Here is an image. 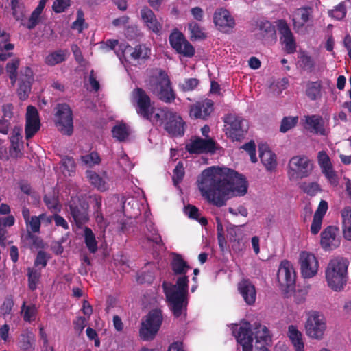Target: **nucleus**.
<instances>
[{
	"label": "nucleus",
	"mask_w": 351,
	"mask_h": 351,
	"mask_svg": "<svg viewBox=\"0 0 351 351\" xmlns=\"http://www.w3.org/2000/svg\"><path fill=\"white\" fill-rule=\"evenodd\" d=\"M32 84L29 83H21L19 82V88L17 90V93L20 99L25 100L28 96L29 93L31 92Z\"/></svg>",
	"instance_id": "bf43d9fd"
},
{
	"label": "nucleus",
	"mask_w": 351,
	"mask_h": 351,
	"mask_svg": "<svg viewBox=\"0 0 351 351\" xmlns=\"http://www.w3.org/2000/svg\"><path fill=\"white\" fill-rule=\"evenodd\" d=\"M328 14L337 20L343 19L346 14V9L343 3H339L335 9L329 10Z\"/></svg>",
	"instance_id": "6e6d98bb"
},
{
	"label": "nucleus",
	"mask_w": 351,
	"mask_h": 351,
	"mask_svg": "<svg viewBox=\"0 0 351 351\" xmlns=\"http://www.w3.org/2000/svg\"><path fill=\"white\" fill-rule=\"evenodd\" d=\"M226 135L233 141H241L247 134L249 125L246 119L236 114H228L223 118Z\"/></svg>",
	"instance_id": "423d86ee"
},
{
	"label": "nucleus",
	"mask_w": 351,
	"mask_h": 351,
	"mask_svg": "<svg viewBox=\"0 0 351 351\" xmlns=\"http://www.w3.org/2000/svg\"><path fill=\"white\" fill-rule=\"evenodd\" d=\"M326 328V320L324 316L317 312L309 314L305 324L306 335L313 339H322Z\"/></svg>",
	"instance_id": "1a4fd4ad"
},
{
	"label": "nucleus",
	"mask_w": 351,
	"mask_h": 351,
	"mask_svg": "<svg viewBox=\"0 0 351 351\" xmlns=\"http://www.w3.org/2000/svg\"><path fill=\"white\" fill-rule=\"evenodd\" d=\"M301 275L304 278H311L316 276L319 269L317 257L311 252L302 251L300 253L299 261Z\"/></svg>",
	"instance_id": "f8f14e48"
},
{
	"label": "nucleus",
	"mask_w": 351,
	"mask_h": 351,
	"mask_svg": "<svg viewBox=\"0 0 351 351\" xmlns=\"http://www.w3.org/2000/svg\"><path fill=\"white\" fill-rule=\"evenodd\" d=\"M320 244L325 251L336 249L340 245V239L338 237V229L335 226H328L321 233Z\"/></svg>",
	"instance_id": "dca6fc26"
},
{
	"label": "nucleus",
	"mask_w": 351,
	"mask_h": 351,
	"mask_svg": "<svg viewBox=\"0 0 351 351\" xmlns=\"http://www.w3.org/2000/svg\"><path fill=\"white\" fill-rule=\"evenodd\" d=\"M184 211L186 215H188L189 217L196 220L198 219L199 210L195 206L188 205L187 206L185 207Z\"/></svg>",
	"instance_id": "338daca9"
},
{
	"label": "nucleus",
	"mask_w": 351,
	"mask_h": 351,
	"mask_svg": "<svg viewBox=\"0 0 351 351\" xmlns=\"http://www.w3.org/2000/svg\"><path fill=\"white\" fill-rule=\"evenodd\" d=\"M56 125L58 129L63 134L71 135L73 132V125L72 111L69 106L66 104H59L56 106Z\"/></svg>",
	"instance_id": "ddd939ff"
},
{
	"label": "nucleus",
	"mask_w": 351,
	"mask_h": 351,
	"mask_svg": "<svg viewBox=\"0 0 351 351\" xmlns=\"http://www.w3.org/2000/svg\"><path fill=\"white\" fill-rule=\"evenodd\" d=\"M252 335L250 323L245 322L240 326L236 335V338L237 341L242 346L243 351H252Z\"/></svg>",
	"instance_id": "4be33fe9"
},
{
	"label": "nucleus",
	"mask_w": 351,
	"mask_h": 351,
	"mask_svg": "<svg viewBox=\"0 0 351 351\" xmlns=\"http://www.w3.org/2000/svg\"><path fill=\"white\" fill-rule=\"evenodd\" d=\"M86 178L92 185L97 188L99 191H106L107 189V185L106 181L102 177L98 175L93 171H86Z\"/></svg>",
	"instance_id": "c9c22d12"
},
{
	"label": "nucleus",
	"mask_w": 351,
	"mask_h": 351,
	"mask_svg": "<svg viewBox=\"0 0 351 351\" xmlns=\"http://www.w3.org/2000/svg\"><path fill=\"white\" fill-rule=\"evenodd\" d=\"M259 157L261 162L268 171H273L277 167V158L267 144H261L258 147Z\"/></svg>",
	"instance_id": "5701e85b"
},
{
	"label": "nucleus",
	"mask_w": 351,
	"mask_h": 351,
	"mask_svg": "<svg viewBox=\"0 0 351 351\" xmlns=\"http://www.w3.org/2000/svg\"><path fill=\"white\" fill-rule=\"evenodd\" d=\"M213 20L217 29L224 33L232 32L236 25L235 20L230 12L223 8L215 12Z\"/></svg>",
	"instance_id": "4468645a"
},
{
	"label": "nucleus",
	"mask_w": 351,
	"mask_h": 351,
	"mask_svg": "<svg viewBox=\"0 0 351 351\" xmlns=\"http://www.w3.org/2000/svg\"><path fill=\"white\" fill-rule=\"evenodd\" d=\"M342 217V229L344 238L351 241V208L346 207L341 212Z\"/></svg>",
	"instance_id": "7c9ffc66"
},
{
	"label": "nucleus",
	"mask_w": 351,
	"mask_h": 351,
	"mask_svg": "<svg viewBox=\"0 0 351 351\" xmlns=\"http://www.w3.org/2000/svg\"><path fill=\"white\" fill-rule=\"evenodd\" d=\"M199 84V80L196 78L186 79L182 84H180V87L183 91H191L194 90Z\"/></svg>",
	"instance_id": "052dcab7"
},
{
	"label": "nucleus",
	"mask_w": 351,
	"mask_h": 351,
	"mask_svg": "<svg viewBox=\"0 0 351 351\" xmlns=\"http://www.w3.org/2000/svg\"><path fill=\"white\" fill-rule=\"evenodd\" d=\"M50 256L47 253L43 251H39L37 254L36 259L34 261V267L37 268L41 266V268H45L47 264L48 260H49Z\"/></svg>",
	"instance_id": "13d9d810"
},
{
	"label": "nucleus",
	"mask_w": 351,
	"mask_h": 351,
	"mask_svg": "<svg viewBox=\"0 0 351 351\" xmlns=\"http://www.w3.org/2000/svg\"><path fill=\"white\" fill-rule=\"evenodd\" d=\"M169 43L171 47L184 57L191 58L195 54V49L186 40L184 34L177 29L173 30L169 35Z\"/></svg>",
	"instance_id": "9b49d317"
},
{
	"label": "nucleus",
	"mask_w": 351,
	"mask_h": 351,
	"mask_svg": "<svg viewBox=\"0 0 351 351\" xmlns=\"http://www.w3.org/2000/svg\"><path fill=\"white\" fill-rule=\"evenodd\" d=\"M21 128L20 127H14L12 130L10 136V143L12 145L20 144L21 140Z\"/></svg>",
	"instance_id": "69168bd1"
},
{
	"label": "nucleus",
	"mask_w": 351,
	"mask_h": 351,
	"mask_svg": "<svg viewBox=\"0 0 351 351\" xmlns=\"http://www.w3.org/2000/svg\"><path fill=\"white\" fill-rule=\"evenodd\" d=\"M125 57L132 60L138 61L144 60L149 58L150 55V49L145 45H138L134 47L126 46L123 51Z\"/></svg>",
	"instance_id": "393cba45"
},
{
	"label": "nucleus",
	"mask_w": 351,
	"mask_h": 351,
	"mask_svg": "<svg viewBox=\"0 0 351 351\" xmlns=\"http://www.w3.org/2000/svg\"><path fill=\"white\" fill-rule=\"evenodd\" d=\"M188 26L191 40H203L206 38V34L197 23L191 22Z\"/></svg>",
	"instance_id": "37998d69"
},
{
	"label": "nucleus",
	"mask_w": 351,
	"mask_h": 351,
	"mask_svg": "<svg viewBox=\"0 0 351 351\" xmlns=\"http://www.w3.org/2000/svg\"><path fill=\"white\" fill-rule=\"evenodd\" d=\"M184 176V166H183L182 162H179L176 165V166L173 170L172 180L174 183V185L177 186L178 184H179L183 180Z\"/></svg>",
	"instance_id": "864d4df0"
},
{
	"label": "nucleus",
	"mask_w": 351,
	"mask_h": 351,
	"mask_svg": "<svg viewBox=\"0 0 351 351\" xmlns=\"http://www.w3.org/2000/svg\"><path fill=\"white\" fill-rule=\"evenodd\" d=\"M259 30L263 33L273 35L275 32L274 27L269 21L261 22L259 25Z\"/></svg>",
	"instance_id": "774afa93"
},
{
	"label": "nucleus",
	"mask_w": 351,
	"mask_h": 351,
	"mask_svg": "<svg viewBox=\"0 0 351 351\" xmlns=\"http://www.w3.org/2000/svg\"><path fill=\"white\" fill-rule=\"evenodd\" d=\"M84 232L85 243L88 250L92 253H95L97 250V242L94 233L88 227H85Z\"/></svg>",
	"instance_id": "a19ab883"
},
{
	"label": "nucleus",
	"mask_w": 351,
	"mask_h": 351,
	"mask_svg": "<svg viewBox=\"0 0 351 351\" xmlns=\"http://www.w3.org/2000/svg\"><path fill=\"white\" fill-rule=\"evenodd\" d=\"M349 261L342 256L332 258L325 269V279L327 285L334 291H341L348 281Z\"/></svg>",
	"instance_id": "20e7f679"
},
{
	"label": "nucleus",
	"mask_w": 351,
	"mask_h": 351,
	"mask_svg": "<svg viewBox=\"0 0 351 351\" xmlns=\"http://www.w3.org/2000/svg\"><path fill=\"white\" fill-rule=\"evenodd\" d=\"M288 337L291 341L295 351H304V343L302 339V334L296 326L293 325L289 326Z\"/></svg>",
	"instance_id": "473e14b6"
},
{
	"label": "nucleus",
	"mask_w": 351,
	"mask_h": 351,
	"mask_svg": "<svg viewBox=\"0 0 351 351\" xmlns=\"http://www.w3.org/2000/svg\"><path fill=\"white\" fill-rule=\"evenodd\" d=\"M312 14V9L309 7L300 8L295 10L293 23L294 29L297 31L302 29L309 21Z\"/></svg>",
	"instance_id": "cd10ccee"
},
{
	"label": "nucleus",
	"mask_w": 351,
	"mask_h": 351,
	"mask_svg": "<svg viewBox=\"0 0 351 351\" xmlns=\"http://www.w3.org/2000/svg\"><path fill=\"white\" fill-rule=\"evenodd\" d=\"M112 133L113 137L117 141H124L130 135V130L126 124L119 123L112 128Z\"/></svg>",
	"instance_id": "4c0bfd02"
},
{
	"label": "nucleus",
	"mask_w": 351,
	"mask_h": 351,
	"mask_svg": "<svg viewBox=\"0 0 351 351\" xmlns=\"http://www.w3.org/2000/svg\"><path fill=\"white\" fill-rule=\"evenodd\" d=\"M321 169L323 174L331 184L333 186H337L338 184V177L335 171L333 170L332 165L326 167H323Z\"/></svg>",
	"instance_id": "09e8293b"
},
{
	"label": "nucleus",
	"mask_w": 351,
	"mask_h": 351,
	"mask_svg": "<svg viewBox=\"0 0 351 351\" xmlns=\"http://www.w3.org/2000/svg\"><path fill=\"white\" fill-rule=\"evenodd\" d=\"M69 6L70 0H56L53 2L52 8L55 12L61 13Z\"/></svg>",
	"instance_id": "680f3d73"
},
{
	"label": "nucleus",
	"mask_w": 351,
	"mask_h": 351,
	"mask_svg": "<svg viewBox=\"0 0 351 351\" xmlns=\"http://www.w3.org/2000/svg\"><path fill=\"white\" fill-rule=\"evenodd\" d=\"M322 88V82L319 81L308 82L306 84V95L311 101H315L321 97Z\"/></svg>",
	"instance_id": "72a5a7b5"
},
{
	"label": "nucleus",
	"mask_w": 351,
	"mask_h": 351,
	"mask_svg": "<svg viewBox=\"0 0 351 351\" xmlns=\"http://www.w3.org/2000/svg\"><path fill=\"white\" fill-rule=\"evenodd\" d=\"M277 280L282 291L289 292L294 287L295 272L292 264L288 261L281 262L278 274Z\"/></svg>",
	"instance_id": "9d476101"
},
{
	"label": "nucleus",
	"mask_w": 351,
	"mask_h": 351,
	"mask_svg": "<svg viewBox=\"0 0 351 351\" xmlns=\"http://www.w3.org/2000/svg\"><path fill=\"white\" fill-rule=\"evenodd\" d=\"M317 160L321 169L332 165L329 156L324 151H320L318 152Z\"/></svg>",
	"instance_id": "e2e57ef3"
},
{
	"label": "nucleus",
	"mask_w": 351,
	"mask_h": 351,
	"mask_svg": "<svg viewBox=\"0 0 351 351\" xmlns=\"http://www.w3.org/2000/svg\"><path fill=\"white\" fill-rule=\"evenodd\" d=\"M131 99L137 114L156 125H163L172 112L167 108H154L150 97L141 88H136L132 90Z\"/></svg>",
	"instance_id": "f03ea898"
},
{
	"label": "nucleus",
	"mask_w": 351,
	"mask_h": 351,
	"mask_svg": "<svg viewBox=\"0 0 351 351\" xmlns=\"http://www.w3.org/2000/svg\"><path fill=\"white\" fill-rule=\"evenodd\" d=\"M33 81L34 77L32 69L28 66L22 68L20 71L19 82L23 84L29 83L32 84Z\"/></svg>",
	"instance_id": "603ef678"
},
{
	"label": "nucleus",
	"mask_w": 351,
	"mask_h": 351,
	"mask_svg": "<svg viewBox=\"0 0 351 351\" xmlns=\"http://www.w3.org/2000/svg\"><path fill=\"white\" fill-rule=\"evenodd\" d=\"M40 120L37 109L29 106L27 108L25 136L27 139L31 138L40 129Z\"/></svg>",
	"instance_id": "6ab92c4d"
},
{
	"label": "nucleus",
	"mask_w": 351,
	"mask_h": 351,
	"mask_svg": "<svg viewBox=\"0 0 351 351\" xmlns=\"http://www.w3.org/2000/svg\"><path fill=\"white\" fill-rule=\"evenodd\" d=\"M61 169L65 176H71L75 172V164L74 160L70 157H64L61 160Z\"/></svg>",
	"instance_id": "a18cd8bd"
},
{
	"label": "nucleus",
	"mask_w": 351,
	"mask_h": 351,
	"mask_svg": "<svg viewBox=\"0 0 351 351\" xmlns=\"http://www.w3.org/2000/svg\"><path fill=\"white\" fill-rule=\"evenodd\" d=\"M141 19L144 26L150 32L160 34L162 29V21L158 19L154 12L147 6L143 7L140 10Z\"/></svg>",
	"instance_id": "2eb2a0df"
},
{
	"label": "nucleus",
	"mask_w": 351,
	"mask_h": 351,
	"mask_svg": "<svg viewBox=\"0 0 351 351\" xmlns=\"http://www.w3.org/2000/svg\"><path fill=\"white\" fill-rule=\"evenodd\" d=\"M188 282V277L184 274L178 278L176 285L164 282L162 285L169 306L177 318L185 317L186 315Z\"/></svg>",
	"instance_id": "7ed1b4c3"
},
{
	"label": "nucleus",
	"mask_w": 351,
	"mask_h": 351,
	"mask_svg": "<svg viewBox=\"0 0 351 351\" xmlns=\"http://www.w3.org/2000/svg\"><path fill=\"white\" fill-rule=\"evenodd\" d=\"M186 149L191 154H200L203 152H213L215 143L211 139L205 140L197 138L186 145Z\"/></svg>",
	"instance_id": "b1692460"
},
{
	"label": "nucleus",
	"mask_w": 351,
	"mask_h": 351,
	"mask_svg": "<svg viewBox=\"0 0 351 351\" xmlns=\"http://www.w3.org/2000/svg\"><path fill=\"white\" fill-rule=\"evenodd\" d=\"M298 119V117H285L281 122L280 132L285 133L293 128L297 124Z\"/></svg>",
	"instance_id": "5fc2aeb1"
},
{
	"label": "nucleus",
	"mask_w": 351,
	"mask_h": 351,
	"mask_svg": "<svg viewBox=\"0 0 351 351\" xmlns=\"http://www.w3.org/2000/svg\"><path fill=\"white\" fill-rule=\"evenodd\" d=\"M67 50H57L50 53L45 58V63L49 66H54L64 62L67 56Z\"/></svg>",
	"instance_id": "f704fd0d"
},
{
	"label": "nucleus",
	"mask_w": 351,
	"mask_h": 351,
	"mask_svg": "<svg viewBox=\"0 0 351 351\" xmlns=\"http://www.w3.org/2000/svg\"><path fill=\"white\" fill-rule=\"evenodd\" d=\"M213 111V102L206 99L191 106L189 115L191 118L206 119Z\"/></svg>",
	"instance_id": "a211bd4d"
},
{
	"label": "nucleus",
	"mask_w": 351,
	"mask_h": 351,
	"mask_svg": "<svg viewBox=\"0 0 351 351\" xmlns=\"http://www.w3.org/2000/svg\"><path fill=\"white\" fill-rule=\"evenodd\" d=\"M81 160L85 165L92 167L100 162V157L97 152H93L89 154L81 156Z\"/></svg>",
	"instance_id": "3c124183"
},
{
	"label": "nucleus",
	"mask_w": 351,
	"mask_h": 351,
	"mask_svg": "<svg viewBox=\"0 0 351 351\" xmlns=\"http://www.w3.org/2000/svg\"><path fill=\"white\" fill-rule=\"evenodd\" d=\"M149 89L158 99L171 103L176 99V93L167 73L161 69H156L149 82Z\"/></svg>",
	"instance_id": "39448f33"
},
{
	"label": "nucleus",
	"mask_w": 351,
	"mask_h": 351,
	"mask_svg": "<svg viewBox=\"0 0 351 351\" xmlns=\"http://www.w3.org/2000/svg\"><path fill=\"white\" fill-rule=\"evenodd\" d=\"M238 289L247 304L252 305L255 303L256 291L255 286L251 282L248 280L241 281L238 285Z\"/></svg>",
	"instance_id": "a878e982"
},
{
	"label": "nucleus",
	"mask_w": 351,
	"mask_h": 351,
	"mask_svg": "<svg viewBox=\"0 0 351 351\" xmlns=\"http://www.w3.org/2000/svg\"><path fill=\"white\" fill-rule=\"evenodd\" d=\"M198 188L209 202L221 207L233 195L243 196L247 184L245 178L234 170L213 166L202 172Z\"/></svg>",
	"instance_id": "f257e3e1"
},
{
	"label": "nucleus",
	"mask_w": 351,
	"mask_h": 351,
	"mask_svg": "<svg viewBox=\"0 0 351 351\" xmlns=\"http://www.w3.org/2000/svg\"><path fill=\"white\" fill-rule=\"evenodd\" d=\"M254 335L256 339V343H260L258 346L261 350H267L266 345H268L271 340L269 332L265 326L260 324H255Z\"/></svg>",
	"instance_id": "bb28decb"
},
{
	"label": "nucleus",
	"mask_w": 351,
	"mask_h": 351,
	"mask_svg": "<svg viewBox=\"0 0 351 351\" xmlns=\"http://www.w3.org/2000/svg\"><path fill=\"white\" fill-rule=\"evenodd\" d=\"M171 268L176 275H184L191 268L181 255L175 254L171 262Z\"/></svg>",
	"instance_id": "2f4dec72"
},
{
	"label": "nucleus",
	"mask_w": 351,
	"mask_h": 351,
	"mask_svg": "<svg viewBox=\"0 0 351 351\" xmlns=\"http://www.w3.org/2000/svg\"><path fill=\"white\" fill-rule=\"evenodd\" d=\"M147 232H145V237L147 240L155 243L156 244H160L162 243L161 237L158 234L157 230L154 225L149 222L146 225Z\"/></svg>",
	"instance_id": "c03bdc74"
},
{
	"label": "nucleus",
	"mask_w": 351,
	"mask_h": 351,
	"mask_svg": "<svg viewBox=\"0 0 351 351\" xmlns=\"http://www.w3.org/2000/svg\"><path fill=\"white\" fill-rule=\"evenodd\" d=\"M321 169L323 174L331 184L333 186H337L338 184V177L335 171L333 170L332 165L326 167H323Z\"/></svg>",
	"instance_id": "8fccbe9b"
},
{
	"label": "nucleus",
	"mask_w": 351,
	"mask_h": 351,
	"mask_svg": "<svg viewBox=\"0 0 351 351\" xmlns=\"http://www.w3.org/2000/svg\"><path fill=\"white\" fill-rule=\"evenodd\" d=\"M306 123L313 129L315 133L323 136L326 135L322 117L318 115L307 116L306 117Z\"/></svg>",
	"instance_id": "c756f323"
},
{
	"label": "nucleus",
	"mask_w": 351,
	"mask_h": 351,
	"mask_svg": "<svg viewBox=\"0 0 351 351\" xmlns=\"http://www.w3.org/2000/svg\"><path fill=\"white\" fill-rule=\"evenodd\" d=\"M21 314L24 321L31 322L36 319L37 308L34 304L26 305L24 302L21 306Z\"/></svg>",
	"instance_id": "ea45409f"
},
{
	"label": "nucleus",
	"mask_w": 351,
	"mask_h": 351,
	"mask_svg": "<svg viewBox=\"0 0 351 351\" xmlns=\"http://www.w3.org/2000/svg\"><path fill=\"white\" fill-rule=\"evenodd\" d=\"M300 189L311 196H314L321 191V188L317 182H303L300 185Z\"/></svg>",
	"instance_id": "de8ad7c7"
},
{
	"label": "nucleus",
	"mask_w": 351,
	"mask_h": 351,
	"mask_svg": "<svg viewBox=\"0 0 351 351\" xmlns=\"http://www.w3.org/2000/svg\"><path fill=\"white\" fill-rule=\"evenodd\" d=\"M19 66V60L15 58L8 62L6 64V71L8 73L9 77L11 80V84L12 86H15V83L17 80V69Z\"/></svg>",
	"instance_id": "79ce46f5"
},
{
	"label": "nucleus",
	"mask_w": 351,
	"mask_h": 351,
	"mask_svg": "<svg viewBox=\"0 0 351 351\" xmlns=\"http://www.w3.org/2000/svg\"><path fill=\"white\" fill-rule=\"evenodd\" d=\"M313 169V165L304 155L293 156L287 166V176L290 180H297L308 177Z\"/></svg>",
	"instance_id": "0eeeda50"
},
{
	"label": "nucleus",
	"mask_w": 351,
	"mask_h": 351,
	"mask_svg": "<svg viewBox=\"0 0 351 351\" xmlns=\"http://www.w3.org/2000/svg\"><path fill=\"white\" fill-rule=\"evenodd\" d=\"M162 322V311L159 309L151 311L142 322L139 333L141 338L144 341L152 340L157 334Z\"/></svg>",
	"instance_id": "6e6552de"
},
{
	"label": "nucleus",
	"mask_w": 351,
	"mask_h": 351,
	"mask_svg": "<svg viewBox=\"0 0 351 351\" xmlns=\"http://www.w3.org/2000/svg\"><path fill=\"white\" fill-rule=\"evenodd\" d=\"M27 229V232L39 233L40 228V221L39 217L32 216L29 221L25 222Z\"/></svg>",
	"instance_id": "4d7b16f0"
},
{
	"label": "nucleus",
	"mask_w": 351,
	"mask_h": 351,
	"mask_svg": "<svg viewBox=\"0 0 351 351\" xmlns=\"http://www.w3.org/2000/svg\"><path fill=\"white\" fill-rule=\"evenodd\" d=\"M44 202L52 213H56L60 211L61 206L58 204V199L53 195H45Z\"/></svg>",
	"instance_id": "49530a36"
},
{
	"label": "nucleus",
	"mask_w": 351,
	"mask_h": 351,
	"mask_svg": "<svg viewBox=\"0 0 351 351\" xmlns=\"http://www.w3.org/2000/svg\"><path fill=\"white\" fill-rule=\"evenodd\" d=\"M28 287L30 290L36 289L41 277V269L35 267L27 268Z\"/></svg>",
	"instance_id": "e433bc0d"
},
{
	"label": "nucleus",
	"mask_w": 351,
	"mask_h": 351,
	"mask_svg": "<svg viewBox=\"0 0 351 351\" xmlns=\"http://www.w3.org/2000/svg\"><path fill=\"white\" fill-rule=\"evenodd\" d=\"M34 336L29 334H23L19 340V348L24 351H33L34 349Z\"/></svg>",
	"instance_id": "58836bf2"
},
{
	"label": "nucleus",
	"mask_w": 351,
	"mask_h": 351,
	"mask_svg": "<svg viewBox=\"0 0 351 351\" xmlns=\"http://www.w3.org/2000/svg\"><path fill=\"white\" fill-rule=\"evenodd\" d=\"M14 306V301L11 298H6L5 300L3 301L1 306V313L5 315H9Z\"/></svg>",
	"instance_id": "0e129e2a"
},
{
	"label": "nucleus",
	"mask_w": 351,
	"mask_h": 351,
	"mask_svg": "<svg viewBox=\"0 0 351 351\" xmlns=\"http://www.w3.org/2000/svg\"><path fill=\"white\" fill-rule=\"evenodd\" d=\"M184 122L180 115L172 111L164 125V129L173 136H182L184 133Z\"/></svg>",
	"instance_id": "f3484780"
},
{
	"label": "nucleus",
	"mask_w": 351,
	"mask_h": 351,
	"mask_svg": "<svg viewBox=\"0 0 351 351\" xmlns=\"http://www.w3.org/2000/svg\"><path fill=\"white\" fill-rule=\"evenodd\" d=\"M21 239L25 245L31 250L43 249L46 245L40 237L34 234L31 232H28L26 234L23 235Z\"/></svg>",
	"instance_id": "c85d7f7f"
},
{
	"label": "nucleus",
	"mask_w": 351,
	"mask_h": 351,
	"mask_svg": "<svg viewBox=\"0 0 351 351\" xmlns=\"http://www.w3.org/2000/svg\"><path fill=\"white\" fill-rule=\"evenodd\" d=\"M278 30L282 35L280 41L285 45V51L288 53H293L296 50L295 42L293 34L285 21H280L279 22Z\"/></svg>",
	"instance_id": "412c9836"
},
{
	"label": "nucleus",
	"mask_w": 351,
	"mask_h": 351,
	"mask_svg": "<svg viewBox=\"0 0 351 351\" xmlns=\"http://www.w3.org/2000/svg\"><path fill=\"white\" fill-rule=\"evenodd\" d=\"M69 208L70 215L78 227L88 221V205L86 203L76 204L73 201L70 203Z\"/></svg>",
	"instance_id": "aec40b11"
}]
</instances>
